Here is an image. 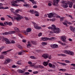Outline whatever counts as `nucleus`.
<instances>
[{
    "label": "nucleus",
    "instance_id": "4c0bfd02",
    "mask_svg": "<svg viewBox=\"0 0 75 75\" xmlns=\"http://www.w3.org/2000/svg\"><path fill=\"white\" fill-rule=\"evenodd\" d=\"M5 38L4 37H1L0 36V40H1L2 39L3 41H4V39Z\"/></svg>",
    "mask_w": 75,
    "mask_h": 75
},
{
    "label": "nucleus",
    "instance_id": "13d9d810",
    "mask_svg": "<svg viewBox=\"0 0 75 75\" xmlns=\"http://www.w3.org/2000/svg\"><path fill=\"white\" fill-rule=\"evenodd\" d=\"M33 7L34 8H37L38 6L37 5H34L33 6Z\"/></svg>",
    "mask_w": 75,
    "mask_h": 75
},
{
    "label": "nucleus",
    "instance_id": "412c9836",
    "mask_svg": "<svg viewBox=\"0 0 75 75\" xmlns=\"http://www.w3.org/2000/svg\"><path fill=\"white\" fill-rule=\"evenodd\" d=\"M62 6L64 8H67L68 7V6L66 4L62 5Z\"/></svg>",
    "mask_w": 75,
    "mask_h": 75
},
{
    "label": "nucleus",
    "instance_id": "aec40b11",
    "mask_svg": "<svg viewBox=\"0 0 75 75\" xmlns=\"http://www.w3.org/2000/svg\"><path fill=\"white\" fill-rule=\"evenodd\" d=\"M57 63H58V64H61V65H64V66H66L67 65L66 63H61L60 62H57Z\"/></svg>",
    "mask_w": 75,
    "mask_h": 75
},
{
    "label": "nucleus",
    "instance_id": "cd10ccee",
    "mask_svg": "<svg viewBox=\"0 0 75 75\" xmlns=\"http://www.w3.org/2000/svg\"><path fill=\"white\" fill-rule=\"evenodd\" d=\"M17 47L19 49H20L21 50H23V47H22V46H21L20 45H18Z\"/></svg>",
    "mask_w": 75,
    "mask_h": 75
},
{
    "label": "nucleus",
    "instance_id": "052dcab7",
    "mask_svg": "<svg viewBox=\"0 0 75 75\" xmlns=\"http://www.w3.org/2000/svg\"><path fill=\"white\" fill-rule=\"evenodd\" d=\"M61 56H63V57H66L67 55L64 54H61Z\"/></svg>",
    "mask_w": 75,
    "mask_h": 75
},
{
    "label": "nucleus",
    "instance_id": "f8f14e48",
    "mask_svg": "<svg viewBox=\"0 0 75 75\" xmlns=\"http://www.w3.org/2000/svg\"><path fill=\"white\" fill-rule=\"evenodd\" d=\"M29 12L31 13V14H35V13H38L37 11H34L33 10H30Z\"/></svg>",
    "mask_w": 75,
    "mask_h": 75
},
{
    "label": "nucleus",
    "instance_id": "bf43d9fd",
    "mask_svg": "<svg viewBox=\"0 0 75 75\" xmlns=\"http://www.w3.org/2000/svg\"><path fill=\"white\" fill-rule=\"evenodd\" d=\"M0 25H1V26H4V25L3 24V23H2L0 22Z\"/></svg>",
    "mask_w": 75,
    "mask_h": 75
},
{
    "label": "nucleus",
    "instance_id": "39448f33",
    "mask_svg": "<svg viewBox=\"0 0 75 75\" xmlns=\"http://www.w3.org/2000/svg\"><path fill=\"white\" fill-rule=\"evenodd\" d=\"M16 33V31H10L9 32H6L3 33V35H7V34H14Z\"/></svg>",
    "mask_w": 75,
    "mask_h": 75
},
{
    "label": "nucleus",
    "instance_id": "6ab92c4d",
    "mask_svg": "<svg viewBox=\"0 0 75 75\" xmlns=\"http://www.w3.org/2000/svg\"><path fill=\"white\" fill-rule=\"evenodd\" d=\"M14 30L15 31H16V32H17L18 33H20V30H19V29L16 27H14Z\"/></svg>",
    "mask_w": 75,
    "mask_h": 75
},
{
    "label": "nucleus",
    "instance_id": "9b49d317",
    "mask_svg": "<svg viewBox=\"0 0 75 75\" xmlns=\"http://www.w3.org/2000/svg\"><path fill=\"white\" fill-rule=\"evenodd\" d=\"M59 1V0H53V4L54 6H56L57 4H58V2Z\"/></svg>",
    "mask_w": 75,
    "mask_h": 75
},
{
    "label": "nucleus",
    "instance_id": "338daca9",
    "mask_svg": "<svg viewBox=\"0 0 75 75\" xmlns=\"http://www.w3.org/2000/svg\"><path fill=\"white\" fill-rule=\"evenodd\" d=\"M28 64L30 65H31L32 64V62L30 61H29L28 62Z\"/></svg>",
    "mask_w": 75,
    "mask_h": 75
},
{
    "label": "nucleus",
    "instance_id": "72a5a7b5",
    "mask_svg": "<svg viewBox=\"0 0 75 75\" xmlns=\"http://www.w3.org/2000/svg\"><path fill=\"white\" fill-rule=\"evenodd\" d=\"M30 1H31L33 4H36V2L34 1V0H29Z\"/></svg>",
    "mask_w": 75,
    "mask_h": 75
},
{
    "label": "nucleus",
    "instance_id": "7ed1b4c3",
    "mask_svg": "<svg viewBox=\"0 0 75 75\" xmlns=\"http://www.w3.org/2000/svg\"><path fill=\"white\" fill-rule=\"evenodd\" d=\"M64 53L66 54H68V55H74V53L73 52L70 51L69 50H65L64 51Z\"/></svg>",
    "mask_w": 75,
    "mask_h": 75
},
{
    "label": "nucleus",
    "instance_id": "4468645a",
    "mask_svg": "<svg viewBox=\"0 0 75 75\" xmlns=\"http://www.w3.org/2000/svg\"><path fill=\"white\" fill-rule=\"evenodd\" d=\"M51 47L52 48L55 49L58 47V45L54 44L53 45H51Z\"/></svg>",
    "mask_w": 75,
    "mask_h": 75
},
{
    "label": "nucleus",
    "instance_id": "774afa93",
    "mask_svg": "<svg viewBox=\"0 0 75 75\" xmlns=\"http://www.w3.org/2000/svg\"><path fill=\"white\" fill-rule=\"evenodd\" d=\"M22 42H26V40H22Z\"/></svg>",
    "mask_w": 75,
    "mask_h": 75
},
{
    "label": "nucleus",
    "instance_id": "680f3d73",
    "mask_svg": "<svg viewBox=\"0 0 75 75\" xmlns=\"http://www.w3.org/2000/svg\"><path fill=\"white\" fill-rule=\"evenodd\" d=\"M42 35V33H39L38 35V36L39 37H40V36H41Z\"/></svg>",
    "mask_w": 75,
    "mask_h": 75
},
{
    "label": "nucleus",
    "instance_id": "423d86ee",
    "mask_svg": "<svg viewBox=\"0 0 75 75\" xmlns=\"http://www.w3.org/2000/svg\"><path fill=\"white\" fill-rule=\"evenodd\" d=\"M47 15L48 16V17L50 18H51L52 17H56V14L54 13H50L47 14Z\"/></svg>",
    "mask_w": 75,
    "mask_h": 75
},
{
    "label": "nucleus",
    "instance_id": "f257e3e1",
    "mask_svg": "<svg viewBox=\"0 0 75 75\" xmlns=\"http://www.w3.org/2000/svg\"><path fill=\"white\" fill-rule=\"evenodd\" d=\"M20 11V10L17 9L15 10V12L12 11V13H13L14 15L18 16V17H17L16 16H14L13 18H15V20H16L18 21H19L20 20H21V19H23L24 18L23 17H22L21 16H20V15L19 14L17 13H18V11Z\"/></svg>",
    "mask_w": 75,
    "mask_h": 75
},
{
    "label": "nucleus",
    "instance_id": "0eeeda50",
    "mask_svg": "<svg viewBox=\"0 0 75 75\" xmlns=\"http://www.w3.org/2000/svg\"><path fill=\"white\" fill-rule=\"evenodd\" d=\"M31 28H27L26 31L24 32V33L26 35H27L28 34V33H30V32H31Z\"/></svg>",
    "mask_w": 75,
    "mask_h": 75
},
{
    "label": "nucleus",
    "instance_id": "c85d7f7f",
    "mask_svg": "<svg viewBox=\"0 0 75 75\" xmlns=\"http://www.w3.org/2000/svg\"><path fill=\"white\" fill-rule=\"evenodd\" d=\"M18 72L19 73H23V72H24V71H23V70H21V69H18Z\"/></svg>",
    "mask_w": 75,
    "mask_h": 75
},
{
    "label": "nucleus",
    "instance_id": "9d476101",
    "mask_svg": "<svg viewBox=\"0 0 75 75\" xmlns=\"http://www.w3.org/2000/svg\"><path fill=\"white\" fill-rule=\"evenodd\" d=\"M42 57H43L45 59H47V58H48L49 57V55L48 54H43L42 55Z\"/></svg>",
    "mask_w": 75,
    "mask_h": 75
},
{
    "label": "nucleus",
    "instance_id": "49530a36",
    "mask_svg": "<svg viewBox=\"0 0 75 75\" xmlns=\"http://www.w3.org/2000/svg\"><path fill=\"white\" fill-rule=\"evenodd\" d=\"M5 48H6V47L4 46H2L1 48H0V49L1 50H3V49Z\"/></svg>",
    "mask_w": 75,
    "mask_h": 75
},
{
    "label": "nucleus",
    "instance_id": "de8ad7c7",
    "mask_svg": "<svg viewBox=\"0 0 75 75\" xmlns=\"http://www.w3.org/2000/svg\"><path fill=\"white\" fill-rule=\"evenodd\" d=\"M61 45H62L63 46H65L67 44L66 43H61Z\"/></svg>",
    "mask_w": 75,
    "mask_h": 75
},
{
    "label": "nucleus",
    "instance_id": "a19ab883",
    "mask_svg": "<svg viewBox=\"0 0 75 75\" xmlns=\"http://www.w3.org/2000/svg\"><path fill=\"white\" fill-rule=\"evenodd\" d=\"M8 25L11 26V25H13V23L11 22H9L8 23Z\"/></svg>",
    "mask_w": 75,
    "mask_h": 75
},
{
    "label": "nucleus",
    "instance_id": "a878e982",
    "mask_svg": "<svg viewBox=\"0 0 75 75\" xmlns=\"http://www.w3.org/2000/svg\"><path fill=\"white\" fill-rule=\"evenodd\" d=\"M71 2L69 1H66L65 2V4H66L67 5L68 4L69 5L70 4H71Z\"/></svg>",
    "mask_w": 75,
    "mask_h": 75
},
{
    "label": "nucleus",
    "instance_id": "c756f323",
    "mask_svg": "<svg viewBox=\"0 0 75 75\" xmlns=\"http://www.w3.org/2000/svg\"><path fill=\"white\" fill-rule=\"evenodd\" d=\"M8 7H0V10L1 9H8Z\"/></svg>",
    "mask_w": 75,
    "mask_h": 75
},
{
    "label": "nucleus",
    "instance_id": "8fccbe9b",
    "mask_svg": "<svg viewBox=\"0 0 75 75\" xmlns=\"http://www.w3.org/2000/svg\"><path fill=\"white\" fill-rule=\"evenodd\" d=\"M23 6H24V7H28L29 6V5L28 4H26L25 5H23Z\"/></svg>",
    "mask_w": 75,
    "mask_h": 75
},
{
    "label": "nucleus",
    "instance_id": "5701e85b",
    "mask_svg": "<svg viewBox=\"0 0 75 75\" xmlns=\"http://www.w3.org/2000/svg\"><path fill=\"white\" fill-rule=\"evenodd\" d=\"M70 30L72 31H73V32H75V28H72V26H71L70 27Z\"/></svg>",
    "mask_w": 75,
    "mask_h": 75
},
{
    "label": "nucleus",
    "instance_id": "20e7f679",
    "mask_svg": "<svg viewBox=\"0 0 75 75\" xmlns=\"http://www.w3.org/2000/svg\"><path fill=\"white\" fill-rule=\"evenodd\" d=\"M16 3H17V1H16L11 2V5L13 7H18V6H19L18 4H16Z\"/></svg>",
    "mask_w": 75,
    "mask_h": 75
},
{
    "label": "nucleus",
    "instance_id": "ea45409f",
    "mask_svg": "<svg viewBox=\"0 0 75 75\" xmlns=\"http://www.w3.org/2000/svg\"><path fill=\"white\" fill-rule=\"evenodd\" d=\"M64 61L65 62H66V63H67V64H69V63H70L71 62V61L68 60H65Z\"/></svg>",
    "mask_w": 75,
    "mask_h": 75
},
{
    "label": "nucleus",
    "instance_id": "09e8293b",
    "mask_svg": "<svg viewBox=\"0 0 75 75\" xmlns=\"http://www.w3.org/2000/svg\"><path fill=\"white\" fill-rule=\"evenodd\" d=\"M4 58V56L3 55H1L0 56V59H3Z\"/></svg>",
    "mask_w": 75,
    "mask_h": 75
},
{
    "label": "nucleus",
    "instance_id": "864d4df0",
    "mask_svg": "<svg viewBox=\"0 0 75 75\" xmlns=\"http://www.w3.org/2000/svg\"><path fill=\"white\" fill-rule=\"evenodd\" d=\"M4 25H8V22H5L4 23Z\"/></svg>",
    "mask_w": 75,
    "mask_h": 75
},
{
    "label": "nucleus",
    "instance_id": "2f4dec72",
    "mask_svg": "<svg viewBox=\"0 0 75 75\" xmlns=\"http://www.w3.org/2000/svg\"><path fill=\"white\" fill-rule=\"evenodd\" d=\"M42 45H47V42H43L42 43Z\"/></svg>",
    "mask_w": 75,
    "mask_h": 75
},
{
    "label": "nucleus",
    "instance_id": "ddd939ff",
    "mask_svg": "<svg viewBox=\"0 0 75 75\" xmlns=\"http://www.w3.org/2000/svg\"><path fill=\"white\" fill-rule=\"evenodd\" d=\"M4 40H5V41H6L5 42L7 44H11V42H10L9 41L8 39H7V38H5V39H4Z\"/></svg>",
    "mask_w": 75,
    "mask_h": 75
},
{
    "label": "nucleus",
    "instance_id": "b1692460",
    "mask_svg": "<svg viewBox=\"0 0 75 75\" xmlns=\"http://www.w3.org/2000/svg\"><path fill=\"white\" fill-rule=\"evenodd\" d=\"M31 43L32 44H33V45H37V42L35 41H31Z\"/></svg>",
    "mask_w": 75,
    "mask_h": 75
},
{
    "label": "nucleus",
    "instance_id": "3c124183",
    "mask_svg": "<svg viewBox=\"0 0 75 75\" xmlns=\"http://www.w3.org/2000/svg\"><path fill=\"white\" fill-rule=\"evenodd\" d=\"M38 71H33V73L34 74H38Z\"/></svg>",
    "mask_w": 75,
    "mask_h": 75
},
{
    "label": "nucleus",
    "instance_id": "393cba45",
    "mask_svg": "<svg viewBox=\"0 0 75 75\" xmlns=\"http://www.w3.org/2000/svg\"><path fill=\"white\" fill-rule=\"evenodd\" d=\"M30 44H31L30 42H28V44L27 45L28 48H30V47H31V45Z\"/></svg>",
    "mask_w": 75,
    "mask_h": 75
},
{
    "label": "nucleus",
    "instance_id": "37998d69",
    "mask_svg": "<svg viewBox=\"0 0 75 75\" xmlns=\"http://www.w3.org/2000/svg\"><path fill=\"white\" fill-rule=\"evenodd\" d=\"M50 21H55V18H53L50 19Z\"/></svg>",
    "mask_w": 75,
    "mask_h": 75
},
{
    "label": "nucleus",
    "instance_id": "f704fd0d",
    "mask_svg": "<svg viewBox=\"0 0 75 75\" xmlns=\"http://www.w3.org/2000/svg\"><path fill=\"white\" fill-rule=\"evenodd\" d=\"M59 71H63L64 72V71H66L67 69H60L59 70Z\"/></svg>",
    "mask_w": 75,
    "mask_h": 75
},
{
    "label": "nucleus",
    "instance_id": "7c9ffc66",
    "mask_svg": "<svg viewBox=\"0 0 75 75\" xmlns=\"http://www.w3.org/2000/svg\"><path fill=\"white\" fill-rule=\"evenodd\" d=\"M6 16H7V17H9V18H11V19H12L13 20V19L14 20V19H15V18H14V17H16V16H13V17L12 18L11 17V16H10L8 15H7Z\"/></svg>",
    "mask_w": 75,
    "mask_h": 75
},
{
    "label": "nucleus",
    "instance_id": "dca6fc26",
    "mask_svg": "<svg viewBox=\"0 0 75 75\" xmlns=\"http://www.w3.org/2000/svg\"><path fill=\"white\" fill-rule=\"evenodd\" d=\"M11 51V50H8L6 51H4L2 52V54H4V55H6L7 54V52H10V51Z\"/></svg>",
    "mask_w": 75,
    "mask_h": 75
},
{
    "label": "nucleus",
    "instance_id": "6e6552de",
    "mask_svg": "<svg viewBox=\"0 0 75 75\" xmlns=\"http://www.w3.org/2000/svg\"><path fill=\"white\" fill-rule=\"evenodd\" d=\"M66 38H67L66 37V36H62L61 37V40H62V41H63V42H67V41H66V40H65Z\"/></svg>",
    "mask_w": 75,
    "mask_h": 75
},
{
    "label": "nucleus",
    "instance_id": "58836bf2",
    "mask_svg": "<svg viewBox=\"0 0 75 75\" xmlns=\"http://www.w3.org/2000/svg\"><path fill=\"white\" fill-rule=\"evenodd\" d=\"M51 67H52V68H53L54 69H56V66H55V65L54 64H52Z\"/></svg>",
    "mask_w": 75,
    "mask_h": 75
},
{
    "label": "nucleus",
    "instance_id": "4be33fe9",
    "mask_svg": "<svg viewBox=\"0 0 75 75\" xmlns=\"http://www.w3.org/2000/svg\"><path fill=\"white\" fill-rule=\"evenodd\" d=\"M55 38L54 37H52L51 38H48V40H50V41H53V40H55Z\"/></svg>",
    "mask_w": 75,
    "mask_h": 75
},
{
    "label": "nucleus",
    "instance_id": "e433bc0d",
    "mask_svg": "<svg viewBox=\"0 0 75 75\" xmlns=\"http://www.w3.org/2000/svg\"><path fill=\"white\" fill-rule=\"evenodd\" d=\"M39 67V65H34V68L35 69H37V68H38Z\"/></svg>",
    "mask_w": 75,
    "mask_h": 75
},
{
    "label": "nucleus",
    "instance_id": "6e6d98bb",
    "mask_svg": "<svg viewBox=\"0 0 75 75\" xmlns=\"http://www.w3.org/2000/svg\"><path fill=\"white\" fill-rule=\"evenodd\" d=\"M11 44H15L16 43V42H15V41L14 40H12L11 42Z\"/></svg>",
    "mask_w": 75,
    "mask_h": 75
},
{
    "label": "nucleus",
    "instance_id": "e2e57ef3",
    "mask_svg": "<svg viewBox=\"0 0 75 75\" xmlns=\"http://www.w3.org/2000/svg\"><path fill=\"white\" fill-rule=\"evenodd\" d=\"M1 20H2V21H4L5 20V19H4V18H1Z\"/></svg>",
    "mask_w": 75,
    "mask_h": 75
},
{
    "label": "nucleus",
    "instance_id": "69168bd1",
    "mask_svg": "<svg viewBox=\"0 0 75 75\" xmlns=\"http://www.w3.org/2000/svg\"><path fill=\"white\" fill-rule=\"evenodd\" d=\"M65 3H66V1H63L62 2V4H65Z\"/></svg>",
    "mask_w": 75,
    "mask_h": 75
},
{
    "label": "nucleus",
    "instance_id": "603ef678",
    "mask_svg": "<svg viewBox=\"0 0 75 75\" xmlns=\"http://www.w3.org/2000/svg\"><path fill=\"white\" fill-rule=\"evenodd\" d=\"M48 65H49V67H50V68L52 67V64L50 63H49L48 64Z\"/></svg>",
    "mask_w": 75,
    "mask_h": 75
},
{
    "label": "nucleus",
    "instance_id": "79ce46f5",
    "mask_svg": "<svg viewBox=\"0 0 75 75\" xmlns=\"http://www.w3.org/2000/svg\"><path fill=\"white\" fill-rule=\"evenodd\" d=\"M17 64H18V65H21V64L20 62V61H18L17 63H16Z\"/></svg>",
    "mask_w": 75,
    "mask_h": 75
},
{
    "label": "nucleus",
    "instance_id": "bb28decb",
    "mask_svg": "<svg viewBox=\"0 0 75 75\" xmlns=\"http://www.w3.org/2000/svg\"><path fill=\"white\" fill-rule=\"evenodd\" d=\"M69 7L70 8H72V5H73V2H72L70 3V4L69 5Z\"/></svg>",
    "mask_w": 75,
    "mask_h": 75
},
{
    "label": "nucleus",
    "instance_id": "1a4fd4ad",
    "mask_svg": "<svg viewBox=\"0 0 75 75\" xmlns=\"http://www.w3.org/2000/svg\"><path fill=\"white\" fill-rule=\"evenodd\" d=\"M34 26L35 28L37 30H40V29H41V27L38 26V25L37 24L34 25Z\"/></svg>",
    "mask_w": 75,
    "mask_h": 75
},
{
    "label": "nucleus",
    "instance_id": "c03bdc74",
    "mask_svg": "<svg viewBox=\"0 0 75 75\" xmlns=\"http://www.w3.org/2000/svg\"><path fill=\"white\" fill-rule=\"evenodd\" d=\"M39 68H44V67H43L42 66H41V65H39Z\"/></svg>",
    "mask_w": 75,
    "mask_h": 75
},
{
    "label": "nucleus",
    "instance_id": "2eb2a0df",
    "mask_svg": "<svg viewBox=\"0 0 75 75\" xmlns=\"http://www.w3.org/2000/svg\"><path fill=\"white\" fill-rule=\"evenodd\" d=\"M12 61V60L11 59H7L5 61V64H7V63H9V62H11Z\"/></svg>",
    "mask_w": 75,
    "mask_h": 75
},
{
    "label": "nucleus",
    "instance_id": "a211bd4d",
    "mask_svg": "<svg viewBox=\"0 0 75 75\" xmlns=\"http://www.w3.org/2000/svg\"><path fill=\"white\" fill-rule=\"evenodd\" d=\"M42 41H47V40H48V38L42 37Z\"/></svg>",
    "mask_w": 75,
    "mask_h": 75
},
{
    "label": "nucleus",
    "instance_id": "f03ea898",
    "mask_svg": "<svg viewBox=\"0 0 75 75\" xmlns=\"http://www.w3.org/2000/svg\"><path fill=\"white\" fill-rule=\"evenodd\" d=\"M52 27H49L48 28V29H51V30H53L50 32V33L52 34L53 33H56V34H58L60 33L59 31V29L58 28H56V26L54 25H52Z\"/></svg>",
    "mask_w": 75,
    "mask_h": 75
},
{
    "label": "nucleus",
    "instance_id": "c9c22d12",
    "mask_svg": "<svg viewBox=\"0 0 75 75\" xmlns=\"http://www.w3.org/2000/svg\"><path fill=\"white\" fill-rule=\"evenodd\" d=\"M23 52H24V50H22L21 51V52H19L18 53V54L20 55H22V54H23Z\"/></svg>",
    "mask_w": 75,
    "mask_h": 75
},
{
    "label": "nucleus",
    "instance_id": "a18cd8bd",
    "mask_svg": "<svg viewBox=\"0 0 75 75\" xmlns=\"http://www.w3.org/2000/svg\"><path fill=\"white\" fill-rule=\"evenodd\" d=\"M69 17H70V18H71V19H74V18L72 17V16L71 15H69L68 16Z\"/></svg>",
    "mask_w": 75,
    "mask_h": 75
},
{
    "label": "nucleus",
    "instance_id": "f3484780",
    "mask_svg": "<svg viewBox=\"0 0 75 75\" xmlns=\"http://www.w3.org/2000/svg\"><path fill=\"white\" fill-rule=\"evenodd\" d=\"M63 24L64 25H65L66 27H68V25H67V24H68V21L67 20H65L64 22H63Z\"/></svg>",
    "mask_w": 75,
    "mask_h": 75
},
{
    "label": "nucleus",
    "instance_id": "5fc2aeb1",
    "mask_svg": "<svg viewBox=\"0 0 75 75\" xmlns=\"http://www.w3.org/2000/svg\"><path fill=\"white\" fill-rule=\"evenodd\" d=\"M60 20L61 21H62L64 20V18L61 17L60 18Z\"/></svg>",
    "mask_w": 75,
    "mask_h": 75
},
{
    "label": "nucleus",
    "instance_id": "473e14b6",
    "mask_svg": "<svg viewBox=\"0 0 75 75\" xmlns=\"http://www.w3.org/2000/svg\"><path fill=\"white\" fill-rule=\"evenodd\" d=\"M48 63L47 62H43V64L44 66H47V65H48Z\"/></svg>",
    "mask_w": 75,
    "mask_h": 75
},
{
    "label": "nucleus",
    "instance_id": "0e129e2a",
    "mask_svg": "<svg viewBox=\"0 0 75 75\" xmlns=\"http://www.w3.org/2000/svg\"><path fill=\"white\" fill-rule=\"evenodd\" d=\"M17 67V66L15 65H13L12 66V68H16Z\"/></svg>",
    "mask_w": 75,
    "mask_h": 75
},
{
    "label": "nucleus",
    "instance_id": "4d7b16f0",
    "mask_svg": "<svg viewBox=\"0 0 75 75\" xmlns=\"http://www.w3.org/2000/svg\"><path fill=\"white\" fill-rule=\"evenodd\" d=\"M30 57L32 59H35V57L33 56H31Z\"/></svg>",
    "mask_w": 75,
    "mask_h": 75
}]
</instances>
